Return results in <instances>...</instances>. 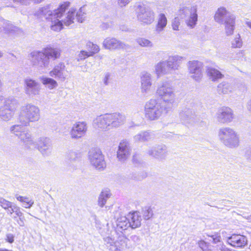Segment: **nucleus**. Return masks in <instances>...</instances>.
Returning <instances> with one entry per match:
<instances>
[{
	"mask_svg": "<svg viewBox=\"0 0 251 251\" xmlns=\"http://www.w3.org/2000/svg\"><path fill=\"white\" fill-rule=\"evenodd\" d=\"M70 4L69 2H64L53 11L50 10L49 6H46L40 8L38 12L50 22V27L52 30L59 31L63 28V25L69 26L73 22L74 11L72 10L65 13Z\"/></svg>",
	"mask_w": 251,
	"mask_h": 251,
	"instance_id": "1",
	"label": "nucleus"
},
{
	"mask_svg": "<svg viewBox=\"0 0 251 251\" xmlns=\"http://www.w3.org/2000/svg\"><path fill=\"white\" fill-rule=\"evenodd\" d=\"M61 50L59 48L47 47L41 50H33L28 57L31 65L40 72H44L49 67L50 60L59 58Z\"/></svg>",
	"mask_w": 251,
	"mask_h": 251,
	"instance_id": "2",
	"label": "nucleus"
},
{
	"mask_svg": "<svg viewBox=\"0 0 251 251\" xmlns=\"http://www.w3.org/2000/svg\"><path fill=\"white\" fill-rule=\"evenodd\" d=\"M126 117L120 113H106L95 118L93 122V126L102 131H107L123 125Z\"/></svg>",
	"mask_w": 251,
	"mask_h": 251,
	"instance_id": "3",
	"label": "nucleus"
},
{
	"mask_svg": "<svg viewBox=\"0 0 251 251\" xmlns=\"http://www.w3.org/2000/svg\"><path fill=\"white\" fill-rule=\"evenodd\" d=\"M184 57L175 55L170 56L168 59L161 60L154 66V72L158 78L166 75L171 74L173 72L178 70Z\"/></svg>",
	"mask_w": 251,
	"mask_h": 251,
	"instance_id": "4",
	"label": "nucleus"
},
{
	"mask_svg": "<svg viewBox=\"0 0 251 251\" xmlns=\"http://www.w3.org/2000/svg\"><path fill=\"white\" fill-rule=\"evenodd\" d=\"M40 119L39 108L32 103H27L20 108L18 122L23 126H29L30 123L36 122Z\"/></svg>",
	"mask_w": 251,
	"mask_h": 251,
	"instance_id": "5",
	"label": "nucleus"
},
{
	"mask_svg": "<svg viewBox=\"0 0 251 251\" xmlns=\"http://www.w3.org/2000/svg\"><path fill=\"white\" fill-rule=\"evenodd\" d=\"M170 110L169 107L166 106L156 100L151 99L145 105V116L148 120L155 121Z\"/></svg>",
	"mask_w": 251,
	"mask_h": 251,
	"instance_id": "6",
	"label": "nucleus"
},
{
	"mask_svg": "<svg viewBox=\"0 0 251 251\" xmlns=\"http://www.w3.org/2000/svg\"><path fill=\"white\" fill-rule=\"evenodd\" d=\"M156 95L163 101L162 104L169 107L171 110L176 97L174 88L172 84L167 81L162 82L157 86Z\"/></svg>",
	"mask_w": 251,
	"mask_h": 251,
	"instance_id": "7",
	"label": "nucleus"
},
{
	"mask_svg": "<svg viewBox=\"0 0 251 251\" xmlns=\"http://www.w3.org/2000/svg\"><path fill=\"white\" fill-rule=\"evenodd\" d=\"M218 137L220 141L227 148L234 149L239 145V135L229 127L220 128L218 131Z\"/></svg>",
	"mask_w": 251,
	"mask_h": 251,
	"instance_id": "8",
	"label": "nucleus"
},
{
	"mask_svg": "<svg viewBox=\"0 0 251 251\" xmlns=\"http://www.w3.org/2000/svg\"><path fill=\"white\" fill-rule=\"evenodd\" d=\"M25 126L20 125H15L11 126L10 131L11 133L17 136L24 145L28 148H34L36 144L31 135V134L24 130Z\"/></svg>",
	"mask_w": 251,
	"mask_h": 251,
	"instance_id": "9",
	"label": "nucleus"
},
{
	"mask_svg": "<svg viewBox=\"0 0 251 251\" xmlns=\"http://www.w3.org/2000/svg\"><path fill=\"white\" fill-rule=\"evenodd\" d=\"M19 106L18 101L10 97L5 100L4 104L0 107V118L4 121H9L13 117Z\"/></svg>",
	"mask_w": 251,
	"mask_h": 251,
	"instance_id": "10",
	"label": "nucleus"
},
{
	"mask_svg": "<svg viewBox=\"0 0 251 251\" xmlns=\"http://www.w3.org/2000/svg\"><path fill=\"white\" fill-rule=\"evenodd\" d=\"M135 10L137 19L142 24L150 25L154 21V13L143 3H137Z\"/></svg>",
	"mask_w": 251,
	"mask_h": 251,
	"instance_id": "11",
	"label": "nucleus"
},
{
	"mask_svg": "<svg viewBox=\"0 0 251 251\" xmlns=\"http://www.w3.org/2000/svg\"><path fill=\"white\" fill-rule=\"evenodd\" d=\"M88 158L90 164L97 169L102 170L106 167L104 156L99 149H92L88 152Z\"/></svg>",
	"mask_w": 251,
	"mask_h": 251,
	"instance_id": "12",
	"label": "nucleus"
},
{
	"mask_svg": "<svg viewBox=\"0 0 251 251\" xmlns=\"http://www.w3.org/2000/svg\"><path fill=\"white\" fill-rule=\"evenodd\" d=\"M187 66L190 77L196 81L200 82L203 76V63L196 60L190 61Z\"/></svg>",
	"mask_w": 251,
	"mask_h": 251,
	"instance_id": "13",
	"label": "nucleus"
},
{
	"mask_svg": "<svg viewBox=\"0 0 251 251\" xmlns=\"http://www.w3.org/2000/svg\"><path fill=\"white\" fill-rule=\"evenodd\" d=\"M182 13L187 14L185 18V23L189 28L193 29L197 24L198 15L197 6H192L190 8L183 7Z\"/></svg>",
	"mask_w": 251,
	"mask_h": 251,
	"instance_id": "14",
	"label": "nucleus"
},
{
	"mask_svg": "<svg viewBox=\"0 0 251 251\" xmlns=\"http://www.w3.org/2000/svg\"><path fill=\"white\" fill-rule=\"evenodd\" d=\"M215 118L219 123L223 124L229 123L234 118L233 112L228 107H223L218 110Z\"/></svg>",
	"mask_w": 251,
	"mask_h": 251,
	"instance_id": "15",
	"label": "nucleus"
},
{
	"mask_svg": "<svg viewBox=\"0 0 251 251\" xmlns=\"http://www.w3.org/2000/svg\"><path fill=\"white\" fill-rule=\"evenodd\" d=\"M87 130V125L85 122H78L73 125L70 132L73 139H78L83 136Z\"/></svg>",
	"mask_w": 251,
	"mask_h": 251,
	"instance_id": "16",
	"label": "nucleus"
},
{
	"mask_svg": "<svg viewBox=\"0 0 251 251\" xmlns=\"http://www.w3.org/2000/svg\"><path fill=\"white\" fill-rule=\"evenodd\" d=\"M49 75L58 80L64 81L68 77V72L63 63H59L55 65L53 69L50 72Z\"/></svg>",
	"mask_w": 251,
	"mask_h": 251,
	"instance_id": "17",
	"label": "nucleus"
},
{
	"mask_svg": "<svg viewBox=\"0 0 251 251\" xmlns=\"http://www.w3.org/2000/svg\"><path fill=\"white\" fill-rule=\"evenodd\" d=\"M129 143L126 140L121 141L117 151V157L121 162H125L129 157L130 154Z\"/></svg>",
	"mask_w": 251,
	"mask_h": 251,
	"instance_id": "18",
	"label": "nucleus"
},
{
	"mask_svg": "<svg viewBox=\"0 0 251 251\" xmlns=\"http://www.w3.org/2000/svg\"><path fill=\"white\" fill-rule=\"evenodd\" d=\"M102 45L105 49L110 50L120 49H126L129 48V45L114 38H107L105 39L103 42Z\"/></svg>",
	"mask_w": 251,
	"mask_h": 251,
	"instance_id": "19",
	"label": "nucleus"
},
{
	"mask_svg": "<svg viewBox=\"0 0 251 251\" xmlns=\"http://www.w3.org/2000/svg\"><path fill=\"white\" fill-rule=\"evenodd\" d=\"M167 148L165 145H160L149 149L147 154L159 160L165 159L167 155Z\"/></svg>",
	"mask_w": 251,
	"mask_h": 251,
	"instance_id": "20",
	"label": "nucleus"
},
{
	"mask_svg": "<svg viewBox=\"0 0 251 251\" xmlns=\"http://www.w3.org/2000/svg\"><path fill=\"white\" fill-rule=\"evenodd\" d=\"M2 27L3 33L9 36H17L23 34L22 29L15 26L10 21L4 20Z\"/></svg>",
	"mask_w": 251,
	"mask_h": 251,
	"instance_id": "21",
	"label": "nucleus"
},
{
	"mask_svg": "<svg viewBox=\"0 0 251 251\" xmlns=\"http://www.w3.org/2000/svg\"><path fill=\"white\" fill-rule=\"evenodd\" d=\"M37 145L38 150L43 155L48 156L51 153V141L49 138L40 137L38 140Z\"/></svg>",
	"mask_w": 251,
	"mask_h": 251,
	"instance_id": "22",
	"label": "nucleus"
},
{
	"mask_svg": "<svg viewBox=\"0 0 251 251\" xmlns=\"http://www.w3.org/2000/svg\"><path fill=\"white\" fill-rule=\"evenodd\" d=\"M195 112L189 107L183 108L179 112V116L180 121L185 125L190 124L194 122Z\"/></svg>",
	"mask_w": 251,
	"mask_h": 251,
	"instance_id": "23",
	"label": "nucleus"
},
{
	"mask_svg": "<svg viewBox=\"0 0 251 251\" xmlns=\"http://www.w3.org/2000/svg\"><path fill=\"white\" fill-rule=\"evenodd\" d=\"M25 82L26 94L29 96L36 95L39 94L41 87L40 84L38 82L30 78L26 79Z\"/></svg>",
	"mask_w": 251,
	"mask_h": 251,
	"instance_id": "24",
	"label": "nucleus"
},
{
	"mask_svg": "<svg viewBox=\"0 0 251 251\" xmlns=\"http://www.w3.org/2000/svg\"><path fill=\"white\" fill-rule=\"evenodd\" d=\"M152 85L151 75L149 73L143 72L141 76V91L144 95L151 91Z\"/></svg>",
	"mask_w": 251,
	"mask_h": 251,
	"instance_id": "25",
	"label": "nucleus"
},
{
	"mask_svg": "<svg viewBox=\"0 0 251 251\" xmlns=\"http://www.w3.org/2000/svg\"><path fill=\"white\" fill-rule=\"evenodd\" d=\"M247 239L240 234H233L227 239V243L233 247L242 248L247 244Z\"/></svg>",
	"mask_w": 251,
	"mask_h": 251,
	"instance_id": "26",
	"label": "nucleus"
},
{
	"mask_svg": "<svg viewBox=\"0 0 251 251\" xmlns=\"http://www.w3.org/2000/svg\"><path fill=\"white\" fill-rule=\"evenodd\" d=\"M235 17V16L228 11L226 8L221 7L215 13L214 19L219 24H222L228 21L229 17Z\"/></svg>",
	"mask_w": 251,
	"mask_h": 251,
	"instance_id": "27",
	"label": "nucleus"
},
{
	"mask_svg": "<svg viewBox=\"0 0 251 251\" xmlns=\"http://www.w3.org/2000/svg\"><path fill=\"white\" fill-rule=\"evenodd\" d=\"M154 138L153 132L149 131H142L133 137V141L135 143L145 142L152 141Z\"/></svg>",
	"mask_w": 251,
	"mask_h": 251,
	"instance_id": "28",
	"label": "nucleus"
},
{
	"mask_svg": "<svg viewBox=\"0 0 251 251\" xmlns=\"http://www.w3.org/2000/svg\"><path fill=\"white\" fill-rule=\"evenodd\" d=\"M127 217L132 228H136L141 226L142 218L139 212H130L127 215Z\"/></svg>",
	"mask_w": 251,
	"mask_h": 251,
	"instance_id": "29",
	"label": "nucleus"
},
{
	"mask_svg": "<svg viewBox=\"0 0 251 251\" xmlns=\"http://www.w3.org/2000/svg\"><path fill=\"white\" fill-rule=\"evenodd\" d=\"M116 240V245L114 249H110V251H121L127 246L128 239L123 234L120 235Z\"/></svg>",
	"mask_w": 251,
	"mask_h": 251,
	"instance_id": "30",
	"label": "nucleus"
},
{
	"mask_svg": "<svg viewBox=\"0 0 251 251\" xmlns=\"http://www.w3.org/2000/svg\"><path fill=\"white\" fill-rule=\"evenodd\" d=\"M116 230L122 232L123 230L126 229L130 227L129 221L128 217L126 216H121L119 217L116 221Z\"/></svg>",
	"mask_w": 251,
	"mask_h": 251,
	"instance_id": "31",
	"label": "nucleus"
},
{
	"mask_svg": "<svg viewBox=\"0 0 251 251\" xmlns=\"http://www.w3.org/2000/svg\"><path fill=\"white\" fill-rule=\"evenodd\" d=\"M222 24L225 25V31L226 35H232L235 29V17H229L228 21Z\"/></svg>",
	"mask_w": 251,
	"mask_h": 251,
	"instance_id": "32",
	"label": "nucleus"
},
{
	"mask_svg": "<svg viewBox=\"0 0 251 251\" xmlns=\"http://www.w3.org/2000/svg\"><path fill=\"white\" fill-rule=\"evenodd\" d=\"M233 90L234 87L232 84L226 81L221 82L217 86V91L220 94H229L232 92Z\"/></svg>",
	"mask_w": 251,
	"mask_h": 251,
	"instance_id": "33",
	"label": "nucleus"
},
{
	"mask_svg": "<svg viewBox=\"0 0 251 251\" xmlns=\"http://www.w3.org/2000/svg\"><path fill=\"white\" fill-rule=\"evenodd\" d=\"M206 72L209 79L213 81H217L224 76L223 75L219 70L213 68H208Z\"/></svg>",
	"mask_w": 251,
	"mask_h": 251,
	"instance_id": "34",
	"label": "nucleus"
},
{
	"mask_svg": "<svg viewBox=\"0 0 251 251\" xmlns=\"http://www.w3.org/2000/svg\"><path fill=\"white\" fill-rule=\"evenodd\" d=\"M167 20L164 14H160L159 15L158 23L156 26V30L158 32L162 31L166 26Z\"/></svg>",
	"mask_w": 251,
	"mask_h": 251,
	"instance_id": "35",
	"label": "nucleus"
},
{
	"mask_svg": "<svg viewBox=\"0 0 251 251\" xmlns=\"http://www.w3.org/2000/svg\"><path fill=\"white\" fill-rule=\"evenodd\" d=\"M110 193L108 190H103L100 193L98 200V204L102 207L106 202L107 200L110 197Z\"/></svg>",
	"mask_w": 251,
	"mask_h": 251,
	"instance_id": "36",
	"label": "nucleus"
},
{
	"mask_svg": "<svg viewBox=\"0 0 251 251\" xmlns=\"http://www.w3.org/2000/svg\"><path fill=\"white\" fill-rule=\"evenodd\" d=\"M42 83L50 89L55 88L58 86L57 81L52 78L44 77L41 79Z\"/></svg>",
	"mask_w": 251,
	"mask_h": 251,
	"instance_id": "37",
	"label": "nucleus"
},
{
	"mask_svg": "<svg viewBox=\"0 0 251 251\" xmlns=\"http://www.w3.org/2000/svg\"><path fill=\"white\" fill-rule=\"evenodd\" d=\"M72 10L74 11L73 12L74 13V15L73 16V22L70 25L74 23V21L75 19V17L78 22L82 23L85 18V13L83 11V8L81 7L79 9V10L76 12V10L74 8H71L68 12H70Z\"/></svg>",
	"mask_w": 251,
	"mask_h": 251,
	"instance_id": "38",
	"label": "nucleus"
},
{
	"mask_svg": "<svg viewBox=\"0 0 251 251\" xmlns=\"http://www.w3.org/2000/svg\"><path fill=\"white\" fill-rule=\"evenodd\" d=\"M136 41L140 46L143 48H152L154 46L153 43L146 38H138L136 39Z\"/></svg>",
	"mask_w": 251,
	"mask_h": 251,
	"instance_id": "39",
	"label": "nucleus"
},
{
	"mask_svg": "<svg viewBox=\"0 0 251 251\" xmlns=\"http://www.w3.org/2000/svg\"><path fill=\"white\" fill-rule=\"evenodd\" d=\"M243 43L240 35L237 34L231 41V47L232 48H241L243 46Z\"/></svg>",
	"mask_w": 251,
	"mask_h": 251,
	"instance_id": "40",
	"label": "nucleus"
},
{
	"mask_svg": "<svg viewBox=\"0 0 251 251\" xmlns=\"http://www.w3.org/2000/svg\"><path fill=\"white\" fill-rule=\"evenodd\" d=\"M86 48L89 50L88 53L91 56H93L94 54L98 53L100 51L99 47L92 42H89L86 44Z\"/></svg>",
	"mask_w": 251,
	"mask_h": 251,
	"instance_id": "41",
	"label": "nucleus"
},
{
	"mask_svg": "<svg viewBox=\"0 0 251 251\" xmlns=\"http://www.w3.org/2000/svg\"><path fill=\"white\" fill-rule=\"evenodd\" d=\"M142 214L144 219L146 220H148L153 216V210L151 207H145L142 209Z\"/></svg>",
	"mask_w": 251,
	"mask_h": 251,
	"instance_id": "42",
	"label": "nucleus"
},
{
	"mask_svg": "<svg viewBox=\"0 0 251 251\" xmlns=\"http://www.w3.org/2000/svg\"><path fill=\"white\" fill-rule=\"evenodd\" d=\"M116 240L115 238H112L111 237H106L104 238V241L105 244L108 246L109 245V249H114V247L116 245Z\"/></svg>",
	"mask_w": 251,
	"mask_h": 251,
	"instance_id": "43",
	"label": "nucleus"
},
{
	"mask_svg": "<svg viewBox=\"0 0 251 251\" xmlns=\"http://www.w3.org/2000/svg\"><path fill=\"white\" fill-rule=\"evenodd\" d=\"M78 156L79 153L77 151L73 150L69 151L67 153V157L70 160H75Z\"/></svg>",
	"mask_w": 251,
	"mask_h": 251,
	"instance_id": "44",
	"label": "nucleus"
},
{
	"mask_svg": "<svg viewBox=\"0 0 251 251\" xmlns=\"http://www.w3.org/2000/svg\"><path fill=\"white\" fill-rule=\"evenodd\" d=\"M0 204L1 206L6 210L13 204L12 202L2 198H0Z\"/></svg>",
	"mask_w": 251,
	"mask_h": 251,
	"instance_id": "45",
	"label": "nucleus"
},
{
	"mask_svg": "<svg viewBox=\"0 0 251 251\" xmlns=\"http://www.w3.org/2000/svg\"><path fill=\"white\" fill-rule=\"evenodd\" d=\"M89 56H91L88 51L85 50H81L77 55V60L78 61L82 60L87 58Z\"/></svg>",
	"mask_w": 251,
	"mask_h": 251,
	"instance_id": "46",
	"label": "nucleus"
},
{
	"mask_svg": "<svg viewBox=\"0 0 251 251\" xmlns=\"http://www.w3.org/2000/svg\"><path fill=\"white\" fill-rule=\"evenodd\" d=\"M179 25V19L178 18H175L172 22L173 29L175 30H178Z\"/></svg>",
	"mask_w": 251,
	"mask_h": 251,
	"instance_id": "47",
	"label": "nucleus"
},
{
	"mask_svg": "<svg viewBox=\"0 0 251 251\" xmlns=\"http://www.w3.org/2000/svg\"><path fill=\"white\" fill-rule=\"evenodd\" d=\"M25 200H24L25 201H24L23 203H26L28 205H23V207H24L25 208H30L32 205L34 203V201L31 200H29L28 198L25 197Z\"/></svg>",
	"mask_w": 251,
	"mask_h": 251,
	"instance_id": "48",
	"label": "nucleus"
},
{
	"mask_svg": "<svg viewBox=\"0 0 251 251\" xmlns=\"http://www.w3.org/2000/svg\"><path fill=\"white\" fill-rule=\"evenodd\" d=\"M132 0H117L118 5L120 7H123L127 5Z\"/></svg>",
	"mask_w": 251,
	"mask_h": 251,
	"instance_id": "49",
	"label": "nucleus"
},
{
	"mask_svg": "<svg viewBox=\"0 0 251 251\" xmlns=\"http://www.w3.org/2000/svg\"><path fill=\"white\" fill-rule=\"evenodd\" d=\"M5 240L9 243H12L14 241V235L12 233H7L6 235Z\"/></svg>",
	"mask_w": 251,
	"mask_h": 251,
	"instance_id": "50",
	"label": "nucleus"
},
{
	"mask_svg": "<svg viewBox=\"0 0 251 251\" xmlns=\"http://www.w3.org/2000/svg\"><path fill=\"white\" fill-rule=\"evenodd\" d=\"M212 239V242L213 243H218L221 242V236L218 234L213 235L210 236Z\"/></svg>",
	"mask_w": 251,
	"mask_h": 251,
	"instance_id": "51",
	"label": "nucleus"
},
{
	"mask_svg": "<svg viewBox=\"0 0 251 251\" xmlns=\"http://www.w3.org/2000/svg\"><path fill=\"white\" fill-rule=\"evenodd\" d=\"M25 218L23 215L19 217L18 220H17V224L21 226H25Z\"/></svg>",
	"mask_w": 251,
	"mask_h": 251,
	"instance_id": "52",
	"label": "nucleus"
},
{
	"mask_svg": "<svg viewBox=\"0 0 251 251\" xmlns=\"http://www.w3.org/2000/svg\"><path fill=\"white\" fill-rule=\"evenodd\" d=\"M131 241L136 244H139L140 241V237L136 235H132L130 237Z\"/></svg>",
	"mask_w": 251,
	"mask_h": 251,
	"instance_id": "53",
	"label": "nucleus"
},
{
	"mask_svg": "<svg viewBox=\"0 0 251 251\" xmlns=\"http://www.w3.org/2000/svg\"><path fill=\"white\" fill-rule=\"evenodd\" d=\"M17 206L15 204H12L10 207H9V208H8V209L7 210V213L10 215H12L13 213H14V211L16 209V207H17Z\"/></svg>",
	"mask_w": 251,
	"mask_h": 251,
	"instance_id": "54",
	"label": "nucleus"
},
{
	"mask_svg": "<svg viewBox=\"0 0 251 251\" xmlns=\"http://www.w3.org/2000/svg\"><path fill=\"white\" fill-rule=\"evenodd\" d=\"M199 246L200 247V248L203 251H204L205 250H206V248H207V245H206V243L204 241H200L199 242Z\"/></svg>",
	"mask_w": 251,
	"mask_h": 251,
	"instance_id": "55",
	"label": "nucleus"
},
{
	"mask_svg": "<svg viewBox=\"0 0 251 251\" xmlns=\"http://www.w3.org/2000/svg\"><path fill=\"white\" fill-rule=\"evenodd\" d=\"M218 250L219 251H231L223 244H220V245L218 246Z\"/></svg>",
	"mask_w": 251,
	"mask_h": 251,
	"instance_id": "56",
	"label": "nucleus"
},
{
	"mask_svg": "<svg viewBox=\"0 0 251 251\" xmlns=\"http://www.w3.org/2000/svg\"><path fill=\"white\" fill-rule=\"evenodd\" d=\"M14 213H15V216H17L18 217H21L22 215H23V213L21 211L20 208L18 206L16 207V209H15Z\"/></svg>",
	"mask_w": 251,
	"mask_h": 251,
	"instance_id": "57",
	"label": "nucleus"
},
{
	"mask_svg": "<svg viewBox=\"0 0 251 251\" xmlns=\"http://www.w3.org/2000/svg\"><path fill=\"white\" fill-rule=\"evenodd\" d=\"M14 1L16 2H20L23 4L27 5L29 4L32 0H14Z\"/></svg>",
	"mask_w": 251,
	"mask_h": 251,
	"instance_id": "58",
	"label": "nucleus"
},
{
	"mask_svg": "<svg viewBox=\"0 0 251 251\" xmlns=\"http://www.w3.org/2000/svg\"><path fill=\"white\" fill-rule=\"evenodd\" d=\"M110 77V74L109 73H106L104 77L103 78V83L105 85H107L108 84V80Z\"/></svg>",
	"mask_w": 251,
	"mask_h": 251,
	"instance_id": "59",
	"label": "nucleus"
},
{
	"mask_svg": "<svg viewBox=\"0 0 251 251\" xmlns=\"http://www.w3.org/2000/svg\"><path fill=\"white\" fill-rule=\"evenodd\" d=\"M246 157L248 160L251 161V148L246 151Z\"/></svg>",
	"mask_w": 251,
	"mask_h": 251,
	"instance_id": "60",
	"label": "nucleus"
},
{
	"mask_svg": "<svg viewBox=\"0 0 251 251\" xmlns=\"http://www.w3.org/2000/svg\"><path fill=\"white\" fill-rule=\"evenodd\" d=\"M246 108L249 113H251V99L246 103Z\"/></svg>",
	"mask_w": 251,
	"mask_h": 251,
	"instance_id": "61",
	"label": "nucleus"
},
{
	"mask_svg": "<svg viewBox=\"0 0 251 251\" xmlns=\"http://www.w3.org/2000/svg\"><path fill=\"white\" fill-rule=\"evenodd\" d=\"M17 200L22 202H24V200H25V197H23L21 196H18V195H16L15 196Z\"/></svg>",
	"mask_w": 251,
	"mask_h": 251,
	"instance_id": "62",
	"label": "nucleus"
},
{
	"mask_svg": "<svg viewBox=\"0 0 251 251\" xmlns=\"http://www.w3.org/2000/svg\"><path fill=\"white\" fill-rule=\"evenodd\" d=\"M244 51L243 50H240L238 54L240 55V56H243L244 55Z\"/></svg>",
	"mask_w": 251,
	"mask_h": 251,
	"instance_id": "63",
	"label": "nucleus"
},
{
	"mask_svg": "<svg viewBox=\"0 0 251 251\" xmlns=\"http://www.w3.org/2000/svg\"><path fill=\"white\" fill-rule=\"evenodd\" d=\"M2 87H3L2 82L1 80V79H0V92L2 91Z\"/></svg>",
	"mask_w": 251,
	"mask_h": 251,
	"instance_id": "64",
	"label": "nucleus"
}]
</instances>
